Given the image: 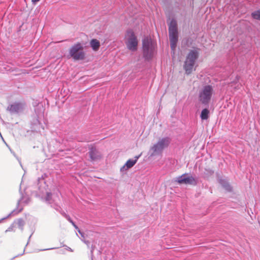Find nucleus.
<instances>
[{
  "mask_svg": "<svg viewBox=\"0 0 260 260\" xmlns=\"http://www.w3.org/2000/svg\"><path fill=\"white\" fill-rule=\"evenodd\" d=\"M66 249H67V250H69L70 251H71V252L73 251V250L70 247H69L67 246V248Z\"/></svg>",
  "mask_w": 260,
  "mask_h": 260,
  "instance_id": "nucleus-25",
  "label": "nucleus"
},
{
  "mask_svg": "<svg viewBox=\"0 0 260 260\" xmlns=\"http://www.w3.org/2000/svg\"><path fill=\"white\" fill-rule=\"evenodd\" d=\"M93 250H94V247H93V246H92V247H91V254H92H92H93Z\"/></svg>",
  "mask_w": 260,
  "mask_h": 260,
  "instance_id": "nucleus-26",
  "label": "nucleus"
},
{
  "mask_svg": "<svg viewBox=\"0 0 260 260\" xmlns=\"http://www.w3.org/2000/svg\"><path fill=\"white\" fill-rule=\"evenodd\" d=\"M143 56L146 60L151 59L154 56L156 43L151 38L146 37L142 41Z\"/></svg>",
  "mask_w": 260,
  "mask_h": 260,
  "instance_id": "nucleus-3",
  "label": "nucleus"
},
{
  "mask_svg": "<svg viewBox=\"0 0 260 260\" xmlns=\"http://www.w3.org/2000/svg\"><path fill=\"white\" fill-rule=\"evenodd\" d=\"M125 43L128 49L135 51L137 49L138 42L133 30H127L125 36Z\"/></svg>",
  "mask_w": 260,
  "mask_h": 260,
  "instance_id": "nucleus-8",
  "label": "nucleus"
},
{
  "mask_svg": "<svg viewBox=\"0 0 260 260\" xmlns=\"http://www.w3.org/2000/svg\"><path fill=\"white\" fill-rule=\"evenodd\" d=\"M83 48V46L81 43H77L70 48L69 55L74 60H83L86 54Z\"/></svg>",
  "mask_w": 260,
  "mask_h": 260,
  "instance_id": "nucleus-6",
  "label": "nucleus"
},
{
  "mask_svg": "<svg viewBox=\"0 0 260 260\" xmlns=\"http://www.w3.org/2000/svg\"><path fill=\"white\" fill-rule=\"evenodd\" d=\"M175 181L178 184H190L196 185L197 184V181L196 178L191 175L185 173L176 178Z\"/></svg>",
  "mask_w": 260,
  "mask_h": 260,
  "instance_id": "nucleus-9",
  "label": "nucleus"
},
{
  "mask_svg": "<svg viewBox=\"0 0 260 260\" xmlns=\"http://www.w3.org/2000/svg\"><path fill=\"white\" fill-rule=\"evenodd\" d=\"M253 18L260 20V10L255 11L251 13Z\"/></svg>",
  "mask_w": 260,
  "mask_h": 260,
  "instance_id": "nucleus-18",
  "label": "nucleus"
},
{
  "mask_svg": "<svg viewBox=\"0 0 260 260\" xmlns=\"http://www.w3.org/2000/svg\"><path fill=\"white\" fill-rule=\"evenodd\" d=\"M81 240H82V241L84 243H85L87 246H89V242L88 241H86V240H84V239H81Z\"/></svg>",
  "mask_w": 260,
  "mask_h": 260,
  "instance_id": "nucleus-23",
  "label": "nucleus"
},
{
  "mask_svg": "<svg viewBox=\"0 0 260 260\" xmlns=\"http://www.w3.org/2000/svg\"><path fill=\"white\" fill-rule=\"evenodd\" d=\"M209 111L208 109L205 108L204 109L200 115L201 118L202 120H206L209 117Z\"/></svg>",
  "mask_w": 260,
  "mask_h": 260,
  "instance_id": "nucleus-17",
  "label": "nucleus"
},
{
  "mask_svg": "<svg viewBox=\"0 0 260 260\" xmlns=\"http://www.w3.org/2000/svg\"><path fill=\"white\" fill-rule=\"evenodd\" d=\"M15 257H13V258H12V259H14V258H15Z\"/></svg>",
  "mask_w": 260,
  "mask_h": 260,
  "instance_id": "nucleus-29",
  "label": "nucleus"
},
{
  "mask_svg": "<svg viewBox=\"0 0 260 260\" xmlns=\"http://www.w3.org/2000/svg\"><path fill=\"white\" fill-rule=\"evenodd\" d=\"M16 223L18 227L21 230H23V226L25 224L24 220L21 218H19L16 221Z\"/></svg>",
  "mask_w": 260,
  "mask_h": 260,
  "instance_id": "nucleus-19",
  "label": "nucleus"
},
{
  "mask_svg": "<svg viewBox=\"0 0 260 260\" xmlns=\"http://www.w3.org/2000/svg\"><path fill=\"white\" fill-rule=\"evenodd\" d=\"M139 157H140V155L136 156L135 157V158L133 159H128L126 162L125 165L121 168V169H120L121 171H122L124 170H126L133 167L137 162Z\"/></svg>",
  "mask_w": 260,
  "mask_h": 260,
  "instance_id": "nucleus-13",
  "label": "nucleus"
},
{
  "mask_svg": "<svg viewBox=\"0 0 260 260\" xmlns=\"http://www.w3.org/2000/svg\"><path fill=\"white\" fill-rule=\"evenodd\" d=\"M37 121H38V124L40 125L41 124L40 122L38 120H37Z\"/></svg>",
  "mask_w": 260,
  "mask_h": 260,
  "instance_id": "nucleus-28",
  "label": "nucleus"
},
{
  "mask_svg": "<svg viewBox=\"0 0 260 260\" xmlns=\"http://www.w3.org/2000/svg\"><path fill=\"white\" fill-rule=\"evenodd\" d=\"M24 107V104L16 102L10 105L7 110L11 113H17L23 111Z\"/></svg>",
  "mask_w": 260,
  "mask_h": 260,
  "instance_id": "nucleus-10",
  "label": "nucleus"
},
{
  "mask_svg": "<svg viewBox=\"0 0 260 260\" xmlns=\"http://www.w3.org/2000/svg\"><path fill=\"white\" fill-rule=\"evenodd\" d=\"M24 200V198L22 197L20 200H19L18 201L17 208H18L19 205L21 202H23L25 203V204L28 203V201H27L28 200L27 199L25 200ZM22 210V208H20L19 209L17 208V209H14L9 214H8L7 216L0 219V222H1L3 220L9 218V217H10L11 216H14V215L17 214L18 213L20 212Z\"/></svg>",
  "mask_w": 260,
  "mask_h": 260,
  "instance_id": "nucleus-11",
  "label": "nucleus"
},
{
  "mask_svg": "<svg viewBox=\"0 0 260 260\" xmlns=\"http://www.w3.org/2000/svg\"><path fill=\"white\" fill-rule=\"evenodd\" d=\"M24 200V198L22 197L20 200H19L18 201L17 208H18L19 205L21 202H23L25 203V204L28 203V201H27L28 200L27 199L25 200ZM22 210V208H20L19 209L17 208V209H14L9 214H8L7 216L0 219V222H1L3 220L9 218V217H10L11 216H14V215L17 214L18 213L20 212Z\"/></svg>",
  "mask_w": 260,
  "mask_h": 260,
  "instance_id": "nucleus-12",
  "label": "nucleus"
},
{
  "mask_svg": "<svg viewBox=\"0 0 260 260\" xmlns=\"http://www.w3.org/2000/svg\"><path fill=\"white\" fill-rule=\"evenodd\" d=\"M5 69L4 64H0V72L2 73H5Z\"/></svg>",
  "mask_w": 260,
  "mask_h": 260,
  "instance_id": "nucleus-21",
  "label": "nucleus"
},
{
  "mask_svg": "<svg viewBox=\"0 0 260 260\" xmlns=\"http://www.w3.org/2000/svg\"><path fill=\"white\" fill-rule=\"evenodd\" d=\"M78 230V232H79V233L81 235L82 238H83L82 239H84V233L81 232V231L78 229H77Z\"/></svg>",
  "mask_w": 260,
  "mask_h": 260,
  "instance_id": "nucleus-22",
  "label": "nucleus"
},
{
  "mask_svg": "<svg viewBox=\"0 0 260 260\" xmlns=\"http://www.w3.org/2000/svg\"><path fill=\"white\" fill-rule=\"evenodd\" d=\"M89 156L90 158L94 160L98 158L99 155L96 150L94 148H91L89 151Z\"/></svg>",
  "mask_w": 260,
  "mask_h": 260,
  "instance_id": "nucleus-16",
  "label": "nucleus"
},
{
  "mask_svg": "<svg viewBox=\"0 0 260 260\" xmlns=\"http://www.w3.org/2000/svg\"><path fill=\"white\" fill-rule=\"evenodd\" d=\"M90 45L93 51H96L99 49L100 43L96 39H92L90 42Z\"/></svg>",
  "mask_w": 260,
  "mask_h": 260,
  "instance_id": "nucleus-14",
  "label": "nucleus"
},
{
  "mask_svg": "<svg viewBox=\"0 0 260 260\" xmlns=\"http://www.w3.org/2000/svg\"><path fill=\"white\" fill-rule=\"evenodd\" d=\"M219 182L222 186L226 190L231 191L232 190L230 185L226 180L220 179Z\"/></svg>",
  "mask_w": 260,
  "mask_h": 260,
  "instance_id": "nucleus-15",
  "label": "nucleus"
},
{
  "mask_svg": "<svg viewBox=\"0 0 260 260\" xmlns=\"http://www.w3.org/2000/svg\"><path fill=\"white\" fill-rule=\"evenodd\" d=\"M53 249H54V248H51L45 249H44L43 250H47Z\"/></svg>",
  "mask_w": 260,
  "mask_h": 260,
  "instance_id": "nucleus-27",
  "label": "nucleus"
},
{
  "mask_svg": "<svg viewBox=\"0 0 260 260\" xmlns=\"http://www.w3.org/2000/svg\"><path fill=\"white\" fill-rule=\"evenodd\" d=\"M40 0H31V2L33 4H36L37 2H39Z\"/></svg>",
  "mask_w": 260,
  "mask_h": 260,
  "instance_id": "nucleus-24",
  "label": "nucleus"
},
{
  "mask_svg": "<svg viewBox=\"0 0 260 260\" xmlns=\"http://www.w3.org/2000/svg\"><path fill=\"white\" fill-rule=\"evenodd\" d=\"M4 66L5 67V68H6L5 69V73H6L7 72H11V71H13L12 68L8 65L4 64Z\"/></svg>",
  "mask_w": 260,
  "mask_h": 260,
  "instance_id": "nucleus-20",
  "label": "nucleus"
},
{
  "mask_svg": "<svg viewBox=\"0 0 260 260\" xmlns=\"http://www.w3.org/2000/svg\"><path fill=\"white\" fill-rule=\"evenodd\" d=\"M169 33L171 48L174 52L178 38L177 22L174 19H172L170 22Z\"/></svg>",
  "mask_w": 260,
  "mask_h": 260,
  "instance_id": "nucleus-5",
  "label": "nucleus"
},
{
  "mask_svg": "<svg viewBox=\"0 0 260 260\" xmlns=\"http://www.w3.org/2000/svg\"><path fill=\"white\" fill-rule=\"evenodd\" d=\"M199 56V52L197 50H191L188 54L184 62V69L187 74H189L193 70V68Z\"/></svg>",
  "mask_w": 260,
  "mask_h": 260,
  "instance_id": "nucleus-7",
  "label": "nucleus"
},
{
  "mask_svg": "<svg viewBox=\"0 0 260 260\" xmlns=\"http://www.w3.org/2000/svg\"><path fill=\"white\" fill-rule=\"evenodd\" d=\"M213 94V86L211 85H204L199 90V101L204 105H208L210 102Z\"/></svg>",
  "mask_w": 260,
  "mask_h": 260,
  "instance_id": "nucleus-2",
  "label": "nucleus"
},
{
  "mask_svg": "<svg viewBox=\"0 0 260 260\" xmlns=\"http://www.w3.org/2000/svg\"><path fill=\"white\" fill-rule=\"evenodd\" d=\"M170 142L171 139L169 137L159 139L157 143L151 147L150 149V156L161 155L163 150L169 146Z\"/></svg>",
  "mask_w": 260,
  "mask_h": 260,
  "instance_id": "nucleus-4",
  "label": "nucleus"
},
{
  "mask_svg": "<svg viewBox=\"0 0 260 260\" xmlns=\"http://www.w3.org/2000/svg\"><path fill=\"white\" fill-rule=\"evenodd\" d=\"M45 201L46 203L52 204L51 206L54 208L56 211L60 212L61 214H62L68 220L72 223V224L74 226L76 229H78V227L76 225L75 222L71 219L70 217L67 215L64 212H61L60 211L61 208L56 203L59 201V195L58 193L56 194H52L50 192H47L46 196L45 198Z\"/></svg>",
  "mask_w": 260,
  "mask_h": 260,
  "instance_id": "nucleus-1",
  "label": "nucleus"
}]
</instances>
